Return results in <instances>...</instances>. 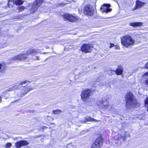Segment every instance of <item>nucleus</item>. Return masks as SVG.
<instances>
[{"instance_id": "obj_1", "label": "nucleus", "mask_w": 148, "mask_h": 148, "mask_svg": "<svg viewBox=\"0 0 148 148\" xmlns=\"http://www.w3.org/2000/svg\"><path fill=\"white\" fill-rule=\"evenodd\" d=\"M126 106L127 108L136 107L140 105L131 93H129L126 95Z\"/></svg>"}, {"instance_id": "obj_28", "label": "nucleus", "mask_w": 148, "mask_h": 148, "mask_svg": "<svg viewBox=\"0 0 148 148\" xmlns=\"http://www.w3.org/2000/svg\"><path fill=\"white\" fill-rule=\"evenodd\" d=\"M8 46V44L7 43H3L2 44L1 47L2 48H4Z\"/></svg>"}, {"instance_id": "obj_35", "label": "nucleus", "mask_w": 148, "mask_h": 148, "mask_svg": "<svg viewBox=\"0 0 148 148\" xmlns=\"http://www.w3.org/2000/svg\"><path fill=\"white\" fill-rule=\"evenodd\" d=\"M23 84V81H21L20 83H19V85H22Z\"/></svg>"}, {"instance_id": "obj_26", "label": "nucleus", "mask_w": 148, "mask_h": 148, "mask_svg": "<svg viewBox=\"0 0 148 148\" xmlns=\"http://www.w3.org/2000/svg\"><path fill=\"white\" fill-rule=\"evenodd\" d=\"M106 85V82L105 81H103L100 83V85L101 86H105Z\"/></svg>"}, {"instance_id": "obj_22", "label": "nucleus", "mask_w": 148, "mask_h": 148, "mask_svg": "<svg viewBox=\"0 0 148 148\" xmlns=\"http://www.w3.org/2000/svg\"><path fill=\"white\" fill-rule=\"evenodd\" d=\"M53 112L55 114H59L61 113L62 112V111L61 110H53Z\"/></svg>"}, {"instance_id": "obj_42", "label": "nucleus", "mask_w": 148, "mask_h": 148, "mask_svg": "<svg viewBox=\"0 0 148 148\" xmlns=\"http://www.w3.org/2000/svg\"><path fill=\"white\" fill-rule=\"evenodd\" d=\"M124 138H123V140H124Z\"/></svg>"}, {"instance_id": "obj_25", "label": "nucleus", "mask_w": 148, "mask_h": 148, "mask_svg": "<svg viewBox=\"0 0 148 148\" xmlns=\"http://www.w3.org/2000/svg\"><path fill=\"white\" fill-rule=\"evenodd\" d=\"M145 106L147 107V110L148 111V97H147L145 100Z\"/></svg>"}, {"instance_id": "obj_7", "label": "nucleus", "mask_w": 148, "mask_h": 148, "mask_svg": "<svg viewBox=\"0 0 148 148\" xmlns=\"http://www.w3.org/2000/svg\"><path fill=\"white\" fill-rule=\"evenodd\" d=\"M103 143V139L101 137L96 138L92 144L91 148H100Z\"/></svg>"}, {"instance_id": "obj_34", "label": "nucleus", "mask_w": 148, "mask_h": 148, "mask_svg": "<svg viewBox=\"0 0 148 148\" xmlns=\"http://www.w3.org/2000/svg\"><path fill=\"white\" fill-rule=\"evenodd\" d=\"M118 138H122L121 135V134H119L118 135Z\"/></svg>"}, {"instance_id": "obj_18", "label": "nucleus", "mask_w": 148, "mask_h": 148, "mask_svg": "<svg viewBox=\"0 0 148 148\" xmlns=\"http://www.w3.org/2000/svg\"><path fill=\"white\" fill-rule=\"evenodd\" d=\"M24 1L22 0H16L14 1V3L16 5H21L23 4Z\"/></svg>"}, {"instance_id": "obj_3", "label": "nucleus", "mask_w": 148, "mask_h": 148, "mask_svg": "<svg viewBox=\"0 0 148 148\" xmlns=\"http://www.w3.org/2000/svg\"><path fill=\"white\" fill-rule=\"evenodd\" d=\"M121 40L122 45L126 47L133 45L135 43V41L130 36H125L122 37Z\"/></svg>"}, {"instance_id": "obj_17", "label": "nucleus", "mask_w": 148, "mask_h": 148, "mask_svg": "<svg viewBox=\"0 0 148 148\" xmlns=\"http://www.w3.org/2000/svg\"><path fill=\"white\" fill-rule=\"evenodd\" d=\"M85 120L86 121H83L84 123H85L86 121H94L95 122H96L98 121L90 117H88L85 118Z\"/></svg>"}, {"instance_id": "obj_29", "label": "nucleus", "mask_w": 148, "mask_h": 148, "mask_svg": "<svg viewBox=\"0 0 148 148\" xmlns=\"http://www.w3.org/2000/svg\"><path fill=\"white\" fill-rule=\"evenodd\" d=\"M14 1V0H9L8 3V6H9V5H11L10 3H12L13 4H14L13 2Z\"/></svg>"}, {"instance_id": "obj_32", "label": "nucleus", "mask_w": 148, "mask_h": 148, "mask_svg": "<svg viewBox=\"0 0 148 148\" xmlns=\"http://www.w3.org/2000/svg\"><path fill=\"white\" fill-rule=\"evenodd\" d=\"M27 82H29L27 80H25V81H23V84H26Z\"/></svg>"}, {"instance_id": "obj_30", "label": "nucleus", "mask_w": 148, "mask_h": 148, "mask_svg": "<svg viewBox=\"0 0 148 148\" xmlns=\"http://www.w3.org/2000/svg\"><path fill=\"white\" fill-rule=\"evenodd\" d=\"M82 9H78V12L80 14H81L82 12Z\"/></svg>"}, {"instance_id": "obj_37", "label": "nucleus", "mask_w": 148, "mask_h": 148, "mask_svg": "<svg viewBox=\"0 0 148 148\" xmlns=\"http://www.w3.org/2000/svg\"><path fill=\"white\" fill-rule=\"evenodd\" d=\"M116 49H119V46H118V45H117V46H116Z\"/></svg>"}, {"instance_id": "obj_8", "label": "nucleus", "mask_w": 148, "mask_h": 148, "mask_svg": "<svg viewBox=\"0 0 148 148\" xmlns=\"http://www.w3.org/2000/svg\"><path fill=\"white\" fill-rule=\"evenodd\" d=\"M92 46L90 44H84L81 47V51L85 53H90L92 50Z\"/></svg>"}, {"instance_id": "obj_39", "label": "nucleus", "mask_w": 148, "mask_h": 148, "mask_svg": "<svg viewBox=\"0 0 148 148\" xmlns=\"http://www.w3.org/2000/svg\"><path fill=\"white\" fill-rule=\"evenodd\" d=\"M20 16H17V18H15V19H19V18H20Z\"/></svg>"}, {"instance_id": "obj_23", "label": "nucleus", "mask_w": 148, "mask_h": 148, "mask_svg": "<svg viewBox=\"0 0 148 148\" xmlns=\"http://www.w3.org/2000/svg\"><path fill=\"white\" fill-rule=\"evenodd\" d=\"M5 68V66L4 65H3L1 64H0V70H1V72H3Z\"/></svg>"}, {"instance_id": "obj_2", "label": "nucleus", "mask_w": 148, "mask_h": 148, "mask_svg": "<svg viewBox=\"0 0 148 148\" xmlns=\"http://www.w3.org/2000/svg\"><path fill=\"white\" fill-rule=\"evenodd\" d=\"M37 50L35 49H31L27 51L25 54L22 53L14 56L12 58L13 60H23L27 58L29 55H34L37 52Z\"/></svg>"}, {"instance_id": "obj_12", "label": "nucleus", "mask_w": 148, "mask_h": 148, "mask_svg": "<svg viewBox=\"0 0 148 148\" xmlns=\"http://www.w3.org/2000/svg\"><path fill=\"white\" fill-rule=\"evenodd\" d=\"M30 86L25 87L23 91H22L21 95L18 94V95L21 97H22L25 94H27L30 90L33 89Z\"/></svg>"}, {"instance_id": "obj_10", "label": "nucleus", "mask_w": 148, "mask_h": 148, "mask_svg": "<svg viewBox=\"0 0 148 148\" xmlns=\"http://www.w3.org/2000/svg\"><path fill=\"white\" fill-rule=\"evenodd\" d=\"M63 17L71 22H73L77 19V17L76 16L69 14H64L63 15Z\"/></svg>"}, {"instance_id": "obj_19", "label": "nucleus", "mask_w": 148, "mask_h": 148, "mask_svg": "<svg viewBox=\"0 0 148 148\" xmlns=\"http://www.w3.org/2000/svg\"><path fill=\"white\" fill-rule=\"evenodd\" d=\"M143 77L145 79V82L146 85L148 86V73L147 74H145L143 76Z\"/></svg>"}, {"instance_id": "obj_13", "label": "nucleus", "mask_w": 148, "mask_h": 148, "mask_svg": "<svg viewBox=\"0 0 148 148\" xmlns=\"http://www.w3.org/2000/svg\"><path fill=\"white\" fill-rule=\"evenodd\" d=\"M108 101L106 99H103L101 101L99 104V106L102 107V108L106 109L108 107Z\"/></svg>"}, {"instance_id": "obj_24", "label": "nucleus", "mask_w": 148, "mask_h": 148, "mask_svg": "<svg viewBox=\"0 0 148 148\" xmlns=\"http://www.w3.org/2000/svg\"><path fill=\"white\" fill-rule=\"evenodd\" d=\"M67 148H76L75 145H73L72 143H70L67 146Z\"/></svg>"}, {"instance_id": "obj_31", "label": "nucleus", "mask_w": 148, "mask_h": 148, "mask_svg": "<svg viewBox=\"0 0 148 148\" xmlns=\"http://www.w3.org/2000/svg\"><path fill=\"white\" fill-rule=\"evenodd\" d=\"M114 46V45L113 44L110 43V45L109 47L110 48H111L112 47H113Z\"/></svg>"}, {"instance_id": "obj_36", "label": "nucleus", "mask_w": 148, "mask_h": 148, "mask_svg": "<svg viewBox=\"0 0 148 148\" xmlns=\"http://www.w3.org/2000/svg\"><path fill=\"white\" fill-rule=\"evenodd\" d=\"M47 128V127L45 126H44L43 127L42 129L44 130H45Z\"/></svg>"}, {"instance_id": "obj_4", "label": "nucleus", "mask_w": 148, "mask_h": 148, "mask_svg": "<svg viewBox=\"0 0 148 148\" xmlns=\"http://www.w3.org/2000/svg\"><path fill=\"white\" fill-rule=\"evenodd\" d=\"M92 94L91 90L90 89H87L83 90L81 95L82 100L84 101H86Z\"/></svg>"}, {"instance_id": "obj_9", "label": "nucleus", "mask_w": 148, "mask_h": 148, "mask_svg": "<svg viewBox=\"0 0 148 148\" xmlns=\"http://www.w3.org/2000/svg\"><path fill=\"white\" fill-rule=\"evenodd\" d=\"M110 4H104L102 5L100 8L101 11L102 12H105L107 13L112 11V9L109 8L110 6Z\"/></svg>"}, {"instance_id": "obj_21", "label": "nucleus", "mask_w": 148, "mask_h": 148, "mask_svg": "<svg viewBox=\"0 0 148 148\" xmlns=\"http://www.w3.org/2000/svg\"><path fill=\"white\" fill-rule=\"evenodd\" d=\"M25 9V7L23 6H19L17 8L16 10H18V12H22Z\"/></svg>"}, {"instance_id": "obj_16", "label": "nucleus", "mask_w": 148, "mask_h": 148, "mask_svg": "<svg viewBox=\"0 0 148 148\" xmlns=\"http://www.w3.org/2000/svg\"><path fill=\"white\" fill-rule=\"evenodd\" d=\"M145 3L140 1H136V9H138L139 8L142 7L144 4Z\"/></svg>"}, {"instance_id": "obj_20", "label": "nucleus", "mask_w": 148, "mask_h": 148, "mask_svg": "<svg viewBox=\"0 0 148 148\" xmlns=\"http://www.w3.org/2000/svg\"><path fill=\"white\" fill-rule=\"evenodd\" d=\"M18 86H17V85H14L13 86L12 88H11L8 89L7 91H10L12 90H13L18 89Z\"/></svg>"}, {"instance_id": "obj_15", "label": "nucleus", "mask_w": 148, "mask_h": 148, "mask_svg": "<svg viewBox=\"0 0 148 148\" xmlns=\"http://www.w3.org/2000/svg\"><path fill=\"white\" fill-rule=\"evenodd\" d=\"M117 75L121 74L123 71V68L121 67H119L115 71H114Z\"/></svg>"}, {"instance_id": "obj_11", "label": "nucleus", "mask_w": 148, "mask_h": 148, "mask_svg": "<svg viewBox=\"0 0 148 148\" xmlns=\"http://www.w3.org/2000/svg\"><path fill=\"white\" fill-rule=\"evenodd\" d=\"M29 143L27 140H22L18 141L16 143L15 147L17 148H20L21 147L29 145Z\"/></svg>"}, {"instance_id": "obj_41", "label": "nucleus", "mask_w": 148, "mask_h": 148, "mask_svg": "<svg viewBox=\"0 0 148 148\" xmlns=\"http://www.w3.org/2000/svg\"><path fill=\"white\" fill-rule=\"evenodd\" d=\"M36 59L38 60H39V57L38 56L37 57Z\"/></svg>"}, {"instance_id": "obj_27", "label": "nucleus", "mask_w": 148, "mask_h": 148, "mask_svg": "<svg viewBox=\"0 0 148 148\" xmlns=\"http://www.w3.org/2000/svg\"><path fill=\"white\" fill-rule=\"evenodd\" d=\"M12 146V144L10 143H7L5 145V148H9Z\"/></svg>"}, {"instance_id": "obj_5", "label": "nucleus", "mask_w": 148, "mask_h": 148, "mask_svg": "<svg viewBox=\"0 0 148 148\" xmlns=\"http://www.w3.org/2000/svg\"><path fill=\"white\" fill-rule=\"evenodd\" d=\"M43 0H36L29 6H31V12L33 13L36 11L42 3Z\"/></svg>"}, {"instance_id": "obj_14", "label": "nucleus", "mask_w": 148, "mask_h": 148, "mask_svg": "<svg viewBox=\"0 0 148 148\" xmlns=\"http://www.w3.org/2000/svg\"><path fill=\"white\" fill-rule=\"evenodd\" d=\"M143 23L140 22H132L130 23V26L133 27L140 26L143 25Z\"/></svg>"}, {"instance_id": "obj_40", "label": "nucleus", "mask_w": 148, "mask_h": 148, "mask_svg": "<svg viewBox=\"0 0 148 148\" xmlns=\"http://www.w3.org/2000/svg\"><path fill=\"white\" fill-rule=\"evenodd\" d=\"M2 101V98L1 96H0V103Z\"/></svg>"}, {"instance_id": "obj_6", "label": "nucleus", "mask_w": 148, "mask_h": 148, "mask_svg": "<svg viewBox=\"0 0 148 148\" xmlns=\"http://www.w3.org/2000/svg\"><path fill=\"white\" fill-rule=\"evenodd\" d=\"M83 12L85 14L90 16L93 15L94 14L93 8L90 5H87L84 7Z\"/></svg>"}, {"instance_id": "obj_33", "label": "nucleus", "mask_w": 148, "mask_h": 148, "mask_svg": "<svg viewBox=\"0 0 148 148\" xmlns=\"http://www.w3.org/2000/svg\"><path fill=\"white\" fill-rule=\"evenodd\" d=\"M145 67L148 69V62L146 64Z\"/></svg>"}, {"instance_id": "obj_38", "label": "nucleus", "mask_w": 148, "mask_h": 148, "mask_svg": "<svg viewBox=\"0 0 148 148\" xmlns=\"http://www.w3.org/2000/svg\"><path fill=\"white\" fill-rule=\"evenodd\" d=\"M18 101V100H16V101H12V103H14L16 102L17 101Z\"/></svg>"}]
</instances>
